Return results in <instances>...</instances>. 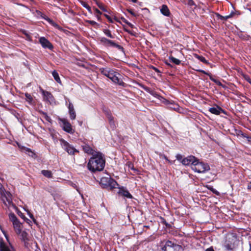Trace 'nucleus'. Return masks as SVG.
<instances>
[{"mask_svg": "<svg viewBox=\"0 0 251 251\" xmlns=\"http://www.w3.org/2000/svg\"><path fill=\"white\" fill-rule=\"evenodd\" d=\"M104 155L99 152H96L89 160L88 169L92 172L102 171L105 166Z\"/></svg>", "mask_w": 251, "mask_h": 251, "instance_id": "1", "label": "nucleus"}, {"mask_svg": "<svg viewBox=\"0 0 251 251\" xmlns=\"http://www.w3.org/2000/svg\"><path fill=\"white\" fill-rule=\"evenodd\" d=\"M0 198L3 204L8 208H13L17 211V214L22 218H24L23 213L18 210V208L14 205L12 202V196L10 192L6 191L1 185L0 187Z\"/></svg>", "mask_w": 251, "mask_h": 251, "instance_id": "2", "label": "nucleus"}, {"mask_svg": "<svg viewBox=\"0 0 251 251\" xmlns=\"http://www.w3.org/2000/svg\"><path fill=\"white\" fill-rule=\"evenodd\" d=\"M100 183L103 188L109 190H113L118 186L117 182L109 176L102 177Z\"/></svg>", "mask_w": 251, "mask_h": 251, "instance_id": "3", "label": "nucleus"}, {"mask_svg": "<svg viewBox=\"0 0 251 251\" xmlns=\"http://www.w3.org/2000/svg\"><path fill=\"white\" fill-rule=\"evenodd\" d=\"M103 74L107 77L110 78L113 82L117 83L120 85H124V82L122 81L120 76L121 75L113 70L103 71Z\"/></svg>", "mask_w": 251, "mask_h": 251, "instance_id": "4", "label": "nucleus"}, {"mask_svg": "<svg viewBox=\"0 0 251 251\" xmlns=\"http://www.w3.org/2000/svg\"><path fill=\"white\" fill-rule=\"evenodd\" d=\"M191 168L193 171L199 173H203L210 170L209 166L207 163L200 162L198 158Z\"/></svg>", "mask_w": 251, "mask_h": 251, "instance_id": "5", "label": "nucleus"}, {"mask_svg": "<svg viewBox=\"0 0 251 251\" xmlns=\"http://www.w3.org/2000/svg\"><path fill=\"white\" fill-rule=\"evenodd\" d=\"M59 142L62 148L69 154L74 155L75 152H78L77 150L64 139L62 138L60 139Z\"/></svg>", "mask_w": 251, "mask_h": 251, "instance_id": "6", "label": "nucleus"}, {"mask_svg": "<svg viewBox=\"0 0 251 251\" xmlns=\"http://www.w3.org/2000/svg\"><path fill=\"white\" fill-rule=\"evenodd\" d=\"M162 249L164 251H179L182 250V248L180 245L174 244L172 241L168 240Z\"/></svg>", "mask_w": 251, "mask_h": 251, "instance_id": "7", "label": "nucleus"}, {"mask_svg": "<svg viewBox=\"0 0 251 251\" xmlns=\"http://www.w3.org/2000/svg\"><path fill=\"white\" fill-rule=\"evenodd\" d=\"M0 251H16L9 241L4 242L2 239H0Z\"/></svg>", "mask_w": 251, "mask_h": 251, "instance_id": "8", "label": "nucleus"}, {"mask_svg": "<svg viewBox=\"0 0 251 251\" xmlns=\"http://www.w3.org/2000/svg\"><path fill=\"white\" fill-rule=\"evenodd\" d=\"M60 121L62 123V127L64 131L69 133H73L74 132L72 126L67 120L66 119H61Z\"/></svg>", "mask_w": 251, "mask_h": 251, "instance_id": "9", "label": "nucleus"}, {"mask_svg": "<svg viewBox=\"0 0 251 251\" xmlns=\"http://www.w3.org/2000/svg\"><path fill=\"white\" fill-rule=\"evenodd\" d=\"M20 239L24 243L25 247L28 248L29 246V241H30V237L28 233L25 230H22L20 234Z\"/></svg>", "mask_w": 251, "mask_h": 251, "instance_id": "10", "label": "nucleus"}, {"mask_svg": "<svg viewBox=\"0 0 251 251\" xmlns=\"http://www.w3.org/2000/svg\"><path fill=\"white\" fill-rule=\"evenodd\" d=\"M196 159L197 158L194 156L190 155L184 158L181 161V163L185 166L191 165L192 167L196 162Z\"/></svg>", "mask_w": 251, "mask_h": 251, "instance_id": "11", "label": "nucleus"}, {"mask_svg": "<svg viewBox=\"0 0 251 251\" xmlns=\"http://www.w3.org/2000/svg\"><path fill=\"white\" fill-rule=\"evenodd\" d=\"M42 93L43 96V99L45 101L48 102L50 104L54 102V98L50 92L42 90Z\"/></svg>", "mask_w": 251, "mask_h": 251, "instance_id": "12", "label": "nucleus"}, {"mask_svg": "<svg viewBox=\"0 0 251 251\" xmlns=\"http://www.w3.org/2000/svg\"><path fill=\"white\" fill-rule=\"evenodd\" d=\"M39 43L43 48L48 49L50 50H52L53 49V46L51 43L44 37H41L40 38Z\"/></svg>", "mask_w": 251, "mask_h": 251, "instance_id": "13", "label": "nucleus"}, {"mask_svg": "<svg viewBox=\"0 0 251 251\" xmlns=\"http://www.w3.org/2000/svg\"><path fill=\"white\" fill-rule=\"evenodd\" d=\"M209 111L212 114L216 115H220L221 113H223L225 114L226 115V112L219 106H216V107H213L210 108L209 109Z\"/></svg>", "mask_w": 251, "mask_h": 251, "instance_id": "14", "label": "nucleus"}, {"mask_svg": "<svg viewBox=\"0 0 251 251\" xmlns=\"http://www.w3.org/2000/svg\"><path fill=\"white\" fill-rule=\"evenodd\" d=\"M68 112L69 114L70 119L74 120L76 118V113L74 109V105L72 103L69 101V103L68 106Z\"/></svg>", "mask_w": 251, "mask_h": 251, "instance_id": "15", "label": "nucleus"}, {"mask_svg": "<svg viewBox=\"0 0 251 251\" xmlns=\"http://www.w3.org/2000/svg\"><path fill=\"white\" fill-rule=\"evenodd\" d=\"M101 41L102 43H103L104 44H105V45L111 46L116 47L118 49H121L124 52V48L123 47H121L120 46H119L118 45H116L112 41L108 40L105 38H102L101 39Z\"/></svg>", "mask_w": 251, "mask_h": 251, "instance_id": "16", "label": "nucleus"}, {"mask_svg": "<svg viewBox=\"0 0 251 251\" xmlns=\"http://www.w3.org/2000/svg\"><path fill=\"white\" fill-rule=\"evenodd\" d=\"M14 230L17 234H20L22 230V225L19 221L18 222L13 224Z\"/></svg>", "mask_w": 251, "mask_h": 251, "instance_id": "17", "label": "nucleus"}, {"mask_svg": "<svg viewBox=\"0 0 251 251\" xmlns=\"http://www.w3.org/2000/svg\"><path fill=\"white\" fill-rule=\"evenodd\" d=\"M160 12L162 14L167 17H169L171 14L168 6L165 4L162 5L160 9Z\"/></svg>", "mask_w": 251, "mask_h": 251, "instance_id": "18", "label": "nucleus"}, {"mask_svg": "<svg viewBox=\"0 0 251 251\" xmlns=\"http://www.w3.org/2000/svg\"><path fill=\"white\" fill-rule=\"evenodd\" d=\"M82 148L84 151L88 154H92L93 155L95 154L94 153V150L88 144H85L82 146Z\"/></svg>", "mask_w": 251, "mask_h": 251, "instance_id": "19", "label": "nucleus"}, {"mask_svg": "<svg viewBox=\"0 0 251 251\" xmlns=\"http://www.w3.org/2000/svg\"><path fill=\"white\" fill-rule=\"evenodd\" d=\"M115 189H117L118 191H117V193L119 197H121L124 199H125L126 198V190L124 189V187H120L118 186H116V188Z\"/></svg>", "mask_w": 251, "mask_h": 251, "instance_id": "20", "label": "nucleus"}, {"mask_svg": "<svg viewBox=\"0 0 251 251\" xmlns=\"http://www.w3.org/2000/svg\"><path fill=\"white\" fill-rule=\"evenodd\" d=\"M143 88L146 92H148L155 98L159 99V98L161 97L157 93V92L154 90H151V88L146 86L143 87Z\"/></svg>", "mask_w": 251, "mask_h": 251, "instance_id": "21", "label": "nucleus"}, {"mask_svg": "<svg viewBox=\"0 0 251 251\" xmlns=\"http://www.w3.org/2000/svg\"><path fill=\"white\" fill-rule=\"evenodd\" d=\"M238 35L241 39L244 41H249L251 39V37L250 35L247 34H244L242 31L239 32Z\"/></svg>", "mask_w": 251, "mask_h": 251, "instance_id": "22", "label": "nucleus"}, {"mask_svg": "<svg viewBox=\"0 0 251 251\" xmlns=\"http://www.w3.org/2000/svg\"><path fill=\"white\" fill-rule=\"evenodd\" d=\"M52 75L54 79L55 80V81L57 82H58V83H61L59 75H58V73L55 70H54L53 71H52Z\"/></svg>", "mask_w": 251, "mask_h": 251, "instance_id": "23", "label": "nucleus"}, {"mask_svg": "<svg viewBox=\"0 0 251 251\" xmlns=\"http://www.w3.org/2000/svg\"><path fill=\"white\" fill-rule=\"evenodd\" d=\"M126 199H129L130 200V201H128V204H132V203H135V201L136 200L134 199L132 196L130 194V193L126 190Z\"/></svg>", "mask_w": 251, "mask_h": 251, "instance_id": "24", "label": "nucleus"}, {"mask_svg": "<svg viewBox=\"0 0 251 251\" xmlns=\"http://www.w3.org/2000/svg\"><path fill=\"white\" fill-rule=\"evenodd\" d=\"M9 218L10 221L12 222V224H14L19 221L15 215L13 213H10L9 214Z\"/></svg>", "mask_w": 251, "mask_h": 251, "instance_id": "25", "label": "nucleus"}, {"mask_svg": "<svg viewBox=\"0 0 251 251\" xmlns=\"http://www.w3.org/2000/svg\"><path fill=\"white\" fill-rule=\"evenodd\" d=\"M9 218L10 221L12 222V224H14L19 221L15 215L13 213H10L9 214Z\"/></svg>", "mask_w": 251, "mask_h": 251, "instance_id": "26", "label": "nucleus"}, {"mask_svg": "<svg viewBox=\"0 0 251 251\" xmlns=\"http://www.w3.org/2000/svg\"><path fill=\"white\" fill-rule=\"evenodd\" d=\"M41 173L48 178L52 177V173L50 171L44 170L41 171Z\"/></svg>", "mask_w": 251, "mask_h": 251, "instance_id": "27", "label": "nucleus"}, {"mask_svg": "<svg viewBox=\"0 0 251 251\" xmlns=\"http://www.w3.org/2000/svg\"><path fill=\"white\" fill-rule=\"evenodd\" d=\"M210 79L211 81L215 82L216 84L222 87L223 88H226V86L223 85L219 80L214 78L212 76L210 75H209Z\"/></svg>", "mask_w": 251, "mask_h": 251, "instance_id": "28", "label": "nucleus"}, {"mask_svg": "<svg viewBox=\"0 0 251 251\" xmlns=\"http://www.w3.org/2000/svg\"><path fill=\"white\" fill-rule=\"evenodd\" d=\"M170 61L172 62H173V63L175 64L176 65H179L181 63V61L180 60L177 59V58H176L175 57L172 56H171L169 57V58Z\"/></svg>", "mask_w": 251, "mask_h": 251, "instance_id": "29", "label": "nucleus"}, {"mask_svg": "<svg viewBox=\"0 0 251 251\" xmlns=\"http://www.w3.org/2000/svg\"><path fill=\"white\" fill-rule=\"evenodd\" d=\"M80 2L84 7L87 9V10L90 14L92 13L90 6L86 2L83 1H80Z\"/></svg>", "mask_w": 251, "mask_h": 251, "instance_id": "30", "label": "nucleus"}, {"mask_svg": "<svg viewBox=\"0 0 251 251\" xmlns=\"http://www.w3.org/2000/svg\"><path fill=\"white\" fill-rule=\"evenodd\" d=\"M195 57L197 58L198 59H199V60H200L201 62L205 63V64H207L208 63V62L206 60V59L205 58V57H204L203 56H201V55H199L198 54H195L194 55Z\"/></svg>", "mask_w": 251, "mask_h": 251, "instance_id": "31", "label": "nucleus"}, {"mask_svg": "<svg viewBox=\"0 0 251 251\" xmlns=\"http://www.w3.org/2000/svg\"><path fill=\"white\" fill-rule=\"evenodd\" d=\"M25 97L26 98V100L29 103H31L32 100H33V98L32 97V96H31L30 94H28V93H26L25 94Z\"/></svg>", "mask_w": 251, "mask_h": 251, "instance_id": "32", "label": "nucleus"}, {"mask_svg": "<svg viewBox=\"0 0 251 251\" xmlns=\"http://www.w3.org/2000/svg\"><path fill=\"white\" fill-rule=\"evenodd\" d=\"M126 165L128 166L129 169L132 170L135 173H137L138 170L133 167V164L131 162H126Z\"/></svg>", "mask_w": 251, "mask_h": 251, "instance_id": "33", "label": "nucleus"}, {"mask_svg": "<svg viewBox=\"0 0 251 251\" xmlns=\"http://www.w3.org/2000/svg\"><path fill=\"white\" fill-rule=\"evenodd\" d=\"M42 113L43 115L44 118L46 119V120L48 122L51 123L52 121L51 118L50 116H49L46 112H42Z\"/></svg>", "mask_w": 251, "mask_h": 251, "instance_id": "34", "label": "nucleus"}, {"mask_svg": "<svg viewBox=\"0 0 251 251\" xmlns=\"http://www.w3.org/2000/svg\"><path fill=\"white\" fill-rule=\"evenodd\" d=\"M103 32L106 35L107 37L110 38H113V35L111 34V32L108 29H104Z\"/></svg>", "mask_w": 251, "mask_h": 251, "instance_id": "35", "label": "nucleus"}, {"mask_svg": "<svg viewBox=\"0 0 251 251\" xmlns=\"http://www.w3.org/2000/svg\"><path fill=\"white\" fill-rule=\"evenodd\" d=\"M96 3H97V4L98 6L101 10H102L104 12H107V10H106L105 7L104 6V5L101 3H100V2H97Z\"/></svg>", "mask_w": 251, "mask_h": 251, "instance_id": "36", "label": "nucleus"}, {"mask_svg": "<svg viewBox=\"0 0 251 251\" xmlns=\"http://www.w3.org/2000/svg\"><path fill=\"white\" fill-rule=\"evenodd\" d=\"M23 33L26 36V39L29 41H31L32 40V38L31 36L29 35L28 33H27L26 31L24 30L23 31Z\"/></svg>", "mask_w": 251, "mask_h": 251, "instance_id": "37", "label": "nucleus"}, {"mask_svg": "<svg viewBox=\"0 0 251 251\" xmlns=\"http://www.w3.org/2000/svg\"><path fill=\"white\" fill-rule=\"evenodd\" d=\"M234 14H235L234 12H231L229 15L227 16H226L225 17H223L222 16H220L221 19H222V20H223V19L226 20V19H227L229 18H231V17H233Z\"/></svg>", "mask_w": 251, "mask_h": 251, "instance_id": "38", "label": "nucleus"}, {"mask_svg": "<svg viewBox=\"0 0 251 251\" xmlns=\"http://www.w3.org/2000/svg\"><path fill=\"white\" fill-rule=\"evenodd\" d=\"M187 4L189 6H195L196 7V5L193 0H188Z\"/></svg>", "mask_w": 251, "mask_h": 251, "instance_id": "39", "label": "nucleus"}, {"mask_svg": "<svg viewBox=\"0 0 251 251\" xmlns=\"http://www.w3.org/2000/svg\"><path fill=\"white\" fill-rule=\"evenodd\" d=\"M85 22L87 23H89V24H91V25H98V23H96L94 21L86 20V21H85Z\"/></svg>", "mask_w": 251, "mask_h": 251, "instance_id": "40", "label": "nucleus"}, {"mask_svg": "<svg viewBox=\"0 0 251 251\" xmlns=\"http://www.w3.org/2000/svg\"><path fill=\"white\" fill-rule=\"evenodd\" d=\"M176 159L177 160L180 161L181 162L182 160L183 159V156L181 154H177L176 155Z\"/></svg>", "mask_w": 251, "mask_h": 251, "instance_id": "41", "label": "nucleus"}, {"mask_svg": "<svg viewBox=\"0 0 251 251\" xmlns=\"http://www.w3.org/2000/svg\"><path fill=\"white\" fill-rule=\"evenodd\" d=\"M209 189L214 194H215L217 195H219V192L218 191H217L216 190H215V189H214L213 187L209 188Z\"/></svg>", "mask_w": 251, "mask_h": 251, "instance_id": "42", "label": "nucleus"}, {"mask_svg": "<svg viewBox=\"0 0 251 251\" xmlns=\"http://www.w3.org/2000/svg\"><path fill=\"white\" fill-rule=\"evenodd\" d=\"M126 11H127L134 17H136L137 16V15L135 12H134L131 9H126Z\"/></svg>", "mask_w": 251, "mask_h": 251, "instance_id": "43", "label": "nucleus"}, {"mask_svg": "<svg viewBox=\"0 0 251 251\" xmlns=\"http://www.w3.org/2000/svg\"><path fill=\"white\" fill-rule=\"evenodd\" d=\"M195 71H197V72H201V73H202L204 74H205V75H210L206 73L205 71L204 70H200V69H195Z\"/></svg>", "mask_w": 251, "mask_h": 251, "instance_id": "44", "label": "nucleus"}, {"mask_svg": "<svg viewBox=\"0 0 251 251\" xmlns=\"http://www.w3.org/2000/svg\"><path fill=\"white\" fill-rule=\"evenodd\" d=\"M243 136L244 137H245L247 138L248 142L251 144V136H247L246 135H244L243 134Z\"/></svg>", "mask_w": 251, "mask_h": 251, "instance_id": "45", "label": "nucleus"}, {"mask_svg": "<svg viewBox=\"0 0 251 251\" xmlns=\"http://www.w3.org/2000/svg\"><path fill=\"white\" fill-rule=\"evenodd\" d=\"M0 229H1V231H2V232L3 233L4 235V236H5V237L6 239V240H7V241H9V240H8V235H7V234H6V232H5L4 230H3V229L1 228V227H0Z\"/></svg>", "mask_w": 251, "mask_h": 251, "instance_id": "46", "label": "nucleus"}, {"mask_svg": "<svg viewBox=\"0 0 251 251\" xmlns=\"http://www.w3.org/2000/svg\"><path fill=\"white\" fill-rule=\"evenodd\" d=\"M151 68L153 70H154L156 72H157V73H159V74H160L161 72L156 67H154V66H151ZM158 75H160V74H158Z\"/></svg>", "mask_w": 251, "mask_h": 251, "instance_id": "47", "label": "nucleus"}, {"mask_svg": "<svg viewBox=\"0 0 251 251\" xmlns=\"http://www.w3.org/2000/svg\"><path fill=\"white\" fill-rule=\"evenodd\" d=\"M24 150H25V151L27 152V153H31V154H33V153L32 152V151H31V150L29 148H25Z\"/></svg>", "mask_w": 251, "mask_h": 251, "instance_id": "48", "label": "nucleus"}, {"mask_svg": "<svg viewBox=\"0 0 251 251\" xmlns=\"http://www.w3.org/2000/svg\"><path fill=\"white\" fill-rule=\"evenodd\" d=\"M161 222L165 225L166 226H170V225L166 222V220L164 218H161Z\"/></svg>", "mask_w": 251, "mask_h": 251, "instance_id": "49", "label": "nucleus"}, {"mask_svg": "<svg viewBox=\"0 0 251 251\" xmlns=\"http://www.w3.org/2000/svg\"><path fill=\"white\" fill-rule=\"evenodd\" d=\"M159 155L160 157H162V158L165 159L166 160H168V159L166 155H165L164 154L160 153L159 154Z\"/></svg>", "mask_w": 251, "mask_h": 251, "instance_id": "50", "label": "nucleus"}, {"mask_svg": "<svg viewBox=\"0 0 251 251\" xmlns=\"http://www.w3.org/2000/svg\"><path fill=\"white\" fill-rule=\"evenodd\" d=\"M94 10L96 12V13L99 15H101V12L97 8H94Z\"/></svg>", "mask_w": 251, "mask_h": 251, "instance_id": "51", "label": "nucleus"}, {"mask_svg": "<svg viewBox=\"0 0 251 251\" xmlns=\"http://www.w3.org/2000/svg\"><path fill=\"white\" fill-rule=\"evenodd\" d=\"M205 251H215L212 247L207 248Z\"/></svg>", "mask_w": 251, "mask_h": 251, "instance_id": "52", "label": "nucleus"}, {"mask_svg": "<svg viewBox=\"0 0 251 251\" xmlns=\"http://www.w3.org/2000/svg\"><path fill=\"white\" fill-rule=\"evenodd\" d=\"M109 122H110L111 126H112V124H113V119H112L111 116H110L109 117Z\"/></svg>", "mask_w": 251, "mask_h": 251, "instance_id": "53", "label": "nucleus"}, {"mask_svg": "<svg viewBox=\"0 0 251 251\" xmlns=\"http://www.w3.org/2000/svg\"><path fill=\"white\" fill-rule=\"evenodd\" d=\"M104 15L105 16V17H106V18H107V19H108V20H109V21H110L111 22H112V20H111V18H110V17L108 15H106V14H104Z\"/></svg>", "mask_w": 251, "mask_h": 251, "instance_id": "54", "label": "nucleus"}, {"mask_svg": "<svg viewBox=\"0 0 251 251\" xmlns=\"http://www.w3.org/2000/svg\"><path fill=\"white\" fill-rule=\"evenodd\" d=\"M129 66H131L133 68H135L136 69H138V67H137L135 65L132 64H127Z\"/></svg>", "mask_w": 251, "mask_h": 251, "instance_id": "55", "label": "nucleus"}, {"mask_svg": "<svg viewBox=\"0 0 251 251\" xmlns=\"http://www.w3.org/2000/svg\"><path fill=\"white\" fill-rule=\"evenodd\" d=\"M226 247L228 250H231L232 249L229 245H226Z\"/></svg>", "mask_w": 251, "mask_h": 251, "instance_id": "56", "label": "nucleus"}, {"mask_svg": "<svg viewBox=\"0 0 251 251\" xmlns=\"http://www.w3.org/2000/svg\"><path fill=\"white\" fill-rule=\"evenodd\" d=\"M248 189H251V182H250V183H249L248 185Z\"/></svg>", "mask_w": 251, "mask_h": 251, "instance_id": "57", "label": "nucleus"}, {"mask_svg": "<svg viewBox=\"0 0 251 251\" xmlns=\"http://www.w3.org/2000/svg\"><path fill=\"white\" fill-rule=\"evenodd\" d=\"M28 214L31 219H34L33 215L32 214H30L29 213H28Z\"/></svg>", "mask_w": 251, "mask_h": 251, "instance_id": "58", "label": "nucleus"}, {"mask_svg": "<svg viewBox=\"0 0 251 251\" xmlns=\"http://www.w3.org/2000/svg\"><path fill=\"white\" fill-rule=\"evenodd\" d=\"M126 25H129V26H132V25L131 23H129L127 21H126Z\"/></svg>", "mask_w": 251, "mask_h": 251, "instance_id": "59", "label": "nucleus"}, {"mask_svg": "<svg viewBox=\"0 0 251 251\" xmlns=\"http://www.w3.org/2000/svg\"><path fill=\"white\" fill-rule=\"evenodd\" d=\"M100 15H99V14H98V15H96V17H97V19H98V20H100Z\"/></svg>", "mask_w": 251, "mask_h": 251, "instance_id": "60", "label": "nucleus"}, {"mask_svg": "<svg viewBox=\"0 0 251 251\" xmlns=\"http://www.w3.org/2000/svg\"><path fill=\"white\" fill-rule=\"evenodd\" d=\"M166 64L168 65V66L172 67V65L170 64V63H168L167 62H165Z\"/></svg>", "mask_w": 251, "mask_h": 251, "instance_id": "61", "label": "nucleus"}, {"mask_svg": "<svg viewBox=\"0 0 251 251\" xmlns=\"http://www.w3.org/2000/svg\"><path fill=\"white\" fill-rule=\"evenodd\" d=\"M246 80L250 83L251 84V80L250 78H248V79H246Z\"/></svg>", "mask_w": 251, "mask_h": 251, "instance_id": "62", "label": "nucleus"}, {"mask_svg": "<svg viewBox=\"0 0 251 251\" xmlns=\"http://www.w3.org/2000/svg\"><path fill=\"white\" fill-rule=\"evenodd\" d=\"M167 161H168L169 163H170V164H172L173 162H175V161H171L170 160L168 159V160H167Z\"/></svg>", "mask_w": 251, "mask_h": 251, "instance_id": "63", "label": "nucleus"}, {"mask_svg": "<svg viewBox=\"0 0 251 251\" xmlns=\"http://www.w3.org/2000/svg\"><path fill=\"white\" fill-rule=\"evenodd\" d=\"M249 251H251V243L250 245V250Z\"/></svg>", "mask_w": 251, "mask_h": 251, "instance_id": "64", "label": "nucleus"}]
</instances>
